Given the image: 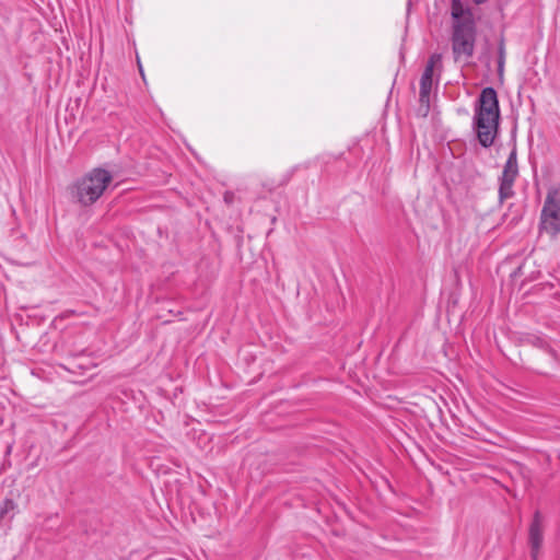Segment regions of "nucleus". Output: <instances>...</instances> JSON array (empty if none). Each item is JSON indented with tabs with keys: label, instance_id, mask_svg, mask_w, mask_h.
Instances as JSON below:
<instances>
[{
	"label": "nucleus",
	"instance_id": "20e7f679",
	"mask_svg": "<svg viewBox=\"0 0 560 560\" xmlns=\"http://www.w3.org/2000/svg\"><path fill=\"white\" fill-rule=\"evenodd\" d=\"M540 229L551 236L560 233V188L547 194L540 215Z\"/></svg>",
	"mask_w": 560,
	"mask_h": 560
},
{
	"label": "nucleus",
	"instance_id": "7ed1b4c3",
	"mask_svg": "<svg viewBox=\"0 0 560 560\" xmlns=\"http://www.w3.org/2000/svg\"><path fill=\"white\" fill-rule=\"evenodd\" d=\"M112 182L110 172L95 167L77 179L71 187V196L83 207L92 206L103 196Z\"/></svg>",
	"mask_w": 560,
	"mask_h": 560
},
{
	"label": "nucleus",
	"instance_id": "0eeeda50",
	"mask_svg": "<svg viewBox=\"0 0 560 560\" xmlns=\"http://www.w3.org/2000/svg\"><path fill=\"white\" fill-rule=\"evenodd\" d=\"M432 85L433 77L421 75L419 92V101L421 104L429 106Z\"/></svg>",
	"mask_w": 560,
	"mask_h": 560
},
{
	"label": "nucleus",
	"instance_id": "39448f33",
	"mask_svg": "<svg viewBox=\"0 0 560 560\" xmlns=\"http://www.w3.org/2000/svg\"><path fill=\"white\" fill-rule=\"evenodd\" d=\"M518 176V164L516 149H513L503 166L502 174L499 178V199L503 202L514 196L513 186Z\"/></svg>",
	"mask_w": 560,
	"mask_h": 560
},
{
	"label": "nucleus",
	"instance_id": "ddd939ff",
	"mask_svg": "<svg viewBox=\"0 0 560 560\" xmlns=\"http://www.w3.org/2000/svg\"><path fill=\"white\" fill-rule=\"evenodd\" d=\"M476 4H482L485 3L487 0H472Z\"/></svg>",
	"mask_w": 560,
	"mask_h": 560
},
{
	"label": "nucleus",
	"instance_id": "9b49d317",
	"mask_svg": "<svg viewBox=\"0 0 560 560\" xmlns=\"http://www.w3.org/2000/svg\"><path fill=\"white\" fill-rule=\"evenodd\" d=\"M460 8H464L462 0H451V15L456 16Z\"/></svg>",
	"mask_w": 560,
	"mask_h": 560
},
{
	"label": "nucleus",
	"instance_id": "f257e3e1",
	"mask_svg": "<svg viewBox=\"0 0 560 560\" xmlns=\"http://www.w3.org/2000/svg\"><path fill=\"white\" fill-rule=\"evenodd\" d=\"M499 120L500 106L497 91L487 86L481 90L472 118V127L477 132L479 143L483 148L493 144L498 133Z\"/></svg>",
	"mask_w": 560,
	"mask_h": 560
},
{
	"label": "nucleus",
	"instance_id": "423d86ee",
	"mask_svg": "<svg viewBox=\"0 0 560 560\" xmlns=\"http://www.w3.org/2000/svg\"><path fill=\"white\" fill-rule=\"evenodd\" d=\"M542 520L540 513L537 511L534 514L528 530V544L530 546V557L533 560H538V555L542 545Z\"/></svg>",
	"mask_w": 560,
	"mask_h": 560
},
{
	"label": "nucleus",
	"instance_id": "9d476101",
	"mask_svg": "<svg viewBox=\"0 0 560 560\" xmlns=\"http://www.w3.org/2000/svg\"><path fill=\"white\" fill-rule=\"evenodd\" d=\"M505 63V45L504 42L501 40L498 47V73L501 75L504 71Z\"/></svg>",
	"mask_w": 560,
	"mask_h": 560
},
{
	"label": "nucleus",
	"instance_id": "6e6552de",
	"mask_svg": "<svg viewBox=\"0 0 560 560\" xmlns=\"http://www.w3.org/2000/svg\"><path fill=\"white\" fill-rule=\"evenodd\" d=\"M441 66H442V55L438 54V52L432 54L427 62V66L424 68L422 75L433 77L434 69L436 67H441Z\"/></svg>",
	"mask_w": 560,
	"mask_h": 560
},
{
	"label": "nucleus",
	"instance_id": "f03ea898",
	"mask_svg": "<svg viewBox=\"0 0 560 560\" xmlns=\"http://www.w3.org/2000/svg\"><path fill=\"white\" fill-rule=\"evenodd\" d=\"M452 16L451 44L455 62L468 63L474 57L477 40V24L472 10L468 7L459 9Z\"/></svg>",
	"mask_w": 560,
	"mask_h": 560
},
{
	"label": "nucleus",
	"instance_id": "1a4fd4ad",
	"mask_svg": "<svg viewBox=\"0 0 560 560\" xmlns=\"http://www.w3.org/2000/svg\"><path fill=\"white\" fill-rule=\"evenodd\" d=\"M15 508L16 503L12 499H4L0 504V520H4Z\"/></svg>",
	"mask_w": 560,
	"mask_h": 560
},
{
	"label": "nucleus",
	"instance_id": "f8f14e48",
	"mask_svg": "<svg viewBox=\"0 0 560 560\" xmlns=\"http://www.w3.org/2000/svg\"><path fill=\"white\" fill-rule=\"evenodd\" d=\"M532 343L539 348H546L548 346L547 341L541 337H534Z\"/></svg>",
	"mask_w": 560,
	"mask_h": 560
},
{
	"label": "nucleus",
	"instance_id": "4468645a",
	"mask_svg": "<svg viewBox=\"0 0 560 560\" xmlns=\"http://www.w3.org/2000/svg\"><path fill=\"white\" fill-rule=\"evenodd\" d=\"M138 65H139V71H140V73H141V75L143 77V69H142V66H141V63H140V61H139V60H138Z\"/></svg>",
	"mask_w": 560,
	"mask_h": 560
}]
</instances>
